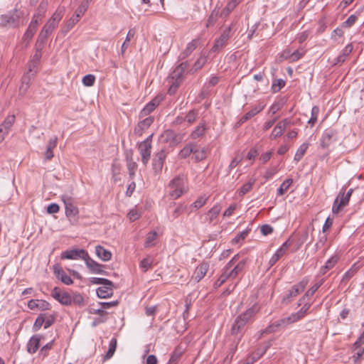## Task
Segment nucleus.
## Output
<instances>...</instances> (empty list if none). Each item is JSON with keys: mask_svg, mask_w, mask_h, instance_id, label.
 Here are the masks:
<instances>
[{"mask_svg": "<svg viewBox=\"0 0 364 364\" xmlns=\"http://www.w3.org/2000/svg\"><path fill=\"white\" fill-rule=\"evenodd\" d=\"M188 67L187 61L183 62L179 64L171 73L170 76L171 86L168 89V93L173 95L176 92V90L182 82L184 76V72Z\"/></svg>", "mask_w": 364, "mask_h": 364, "instance_id": "obj_1", "label": "nucleus"}, {"mask_svg": "<svg viewBox=\"0 0 364 364\" xmlns=\"http://www.w3.org/2000/svg\"><path fill=\"white\" fill-rule=\"evenodd\" d=\"M186 178L184 175H178L173 178L168 184L171 189L169 195L172 199H177L187 191Z\"/></svg>", "mask_w": 364, "mask_h": 364, "instance_id": "obj_2", "label": "nucleus"}, {"mask_svg": "<svg viewBox=\"0 0 364 364\" xmlns=\"http://www.w3.org/2000/svg\"><path fill=\"white\" fill-rule=\"evenodd\" d=\"M61 200L65 205V213L68 219L72 223H75L78 220L79 209L77 207L75 200L68 196L63 195Z\"/></svg>", "mask_w": 364, "mask_h": 364, "instance_id": "obj_3", "label": "nucleus"}, {"mask_svg": "<svg viewBox=\"0 0 364 364\" xmlns=\"http://www.w3.org/2000/svg\"><path fill=\"white\" fill-rule=\"evenodd\" d=\"M23 15V12L14 9L6 14L0 16V26L3 27L16 28L19 26V20Z\"/></svg>", "mask_w": 364, "mask_h": 364, "instance_id": "obj_4", "label": "nucleus"}, {"mask_svg": "<svg viewBox=\"0 0 364 364\" xmlns=\"http://www.w3.org/2000/svg\"><path fill=\"white\" fill-rule=\"evenodd\" d=\"M309 283V280L306 278H304L299 283L293 285L290 289L288 290L287 293L285 296H283L282 299V302L284 304H287L291 301L292 298L297 296L299 294H301L305 288L306 287Z\"/></svg>", "mask_w": 364, "mask_h": 364, "instance_id": "obj_5", "label": "nucleus"}, {"mask_svg": "<svg viewBox=\"0 0 364 364\" xmlns=\"http://www.w3.org/2000/svg\"><path fill=\"white\" fill-rule=\"evenodd\" d=\"M184 134L178 133L172 129L165 130L161 134V139L171 146H176L182 142Z\"/></svg>", "mask_w": 364, "mask_h": 364, "instance_id": "obj_6", "label": "nucleus"}, {"mask_svg": "<svg viewBox=\"0 0 364 364\" xmlns=\"http://www.w3.org/2000/svg\"><path fill=\"white\" fill-rule=\"evenodd\" d=\"M151 134L144 141H141L138 146L139 153L141 156V161L144 165H146L151 157Z\"/></svg>", "mask_w": 364, "mask_h": 364, "instance_id": "obj_7", "label": "nucleus"}, {"mask_svg": "<svg viewBox=\"0 0 364 364\" xmlns=\"http://www.w3.org/2000/svg\"><path fill=\"white\" fill-rule=\"evenodd\" d=\"M296 323L291 314L287 317L280 318L268 326L265 329L261 331V335L264 333H271L275 332L278 328L287 326L289 324Z\"/></svg>", "mask_w": 364, "mask_h": 364, "instance_id": "obj_8", "label": "nucleus"}, {"mask_svg": "<svg viewBox=\"0 0 364 364\" xmlns=\"http://www.w3.org/2000/svg\"><path fill=\"white\" fill-rule=\"evenodd\" d=\"M346 190V188L343 187L339 191L337 198L334 200L332 207V212L334 214L338 213L349 203L350 200L345 194Z\"/></svg>", "mask_w": 364, "mask_h": 364, "instance_id": "obj_9", "label": "nucleus"}, {"mask_svg": "<svg viewBox=\"0 0 364 364\" xmlns=\"http://www.w3.org/2000/svg\"><path fill=\"white\" fill-rule=\"evenodd\" d=\"M166 156L167 153L164 149H161L154 155L152 167L155 174L161 172Z\"/></svg>", "mask_w": 364, "mask_h": 364, "instance_id": "obj_10", "label": "nucleus"}, {"mask_svg": "<svg viewBox=\"0 0 364 364\" xmlns=\"http://www.w3.org/2000/svg\"><path fill=\"white\" fill-rule=\"evenodd\" d=\"M51 296L63 305H71V295L59 287H55L52 290Z\"/></svg>", "mask_w": 364, "mask_h": 364, "instance_id": "obj_11", "label": "nucleus"}, {"mask_svg": "<svg viewBox=\"0 0 364 364\" xmlns=\"http://www.w3.org/2000/svg\"><path fill=\"white\" fill-rule=\"evenodd\" d=\"M209 269V264L207 262H202L195 269L191 281L198 283L204 278Z\"/></svg>", "mask_w": 364, "mask_h": 364, "instance_id": "obj_12", "label": "nucleus"}, {"mask_svg": "<svg viewBox=\"0 0 364 364\" xmlns=\"http://www.w3.org/2000/svg\"><path fill=\"white\" fill-rule=\"evenodd\" d=\"M87 252L82 249L68 250L61 253V259H85Z\"/></svg>", "mask_w": 364, "mask_h": 364, "instance_id": "obj_13", "label": "nucleus"}, {"mask_svg": "<svg viewBox=\"0 0 364 364\" xmlns=\"http://www.w3.org/2000/svg\"><path fill=\"white\" fill-rule=\"evenodd\" d=\"M58 26L49 20L44 25L42 30L41 31L37 41H39V45L46 43L48 37L52 34L53 31Z\"/></svg>", "mask_w": 364, "mask_h": 364, "instance_id": "obj_14", "label": "nucleus"}, {"mask_svg": "<svg viewBox=\"0 0 364 364\" xmlns=\"http://www.w3.org/2000/svg\"><path fill=\"white\" fill-rule=\"evenodd\" d=\"M154 121L153 116L145 117L140 120L134 129V134L140 136L149 129Z\"/></svg>", "mask_w": 364, "mask_h": 364, "instance_id": "obj_15", "label": "nucleus"}, {"mask_svg": "<svg viewBox=\"0 0 364 364\" xmlns=\"http://www.w3.org/2000/svg\"><path fill=\"white\" fill-rule=\"evenodd\" d=\"M337 132L333 129H326L321 139V146L323 149H327L336 140Z\"/></svg>", "mask_w": 364, "mask_h": 364, "instance_id": "obj_16", "label": "nucleus"}, {"mask_svg": "<svg viewBox=\"0 0 364 364\" xmlns=\"http://www.w3.org/2000/svg\"><path fill=\"white\" fill-rule=\"evenodd\" d=\"M162 97L161 96L155 97L151 101L146 105L139 113V118L142 119L145 117H149V114L152 112L161 103Z\"/></svg>", "mask_w": 364, "mask_h": 364, "instance_id": "obj_17", "label": "nucleus"}, {"mask_svg": "<svg viewBox=\"0 0 364 364\" xmlns=\"http://www.w3.org/2000/svg\"><path fill=\"white\" fill-rule=\"evenodd\" d=\"M231 36V27L230 26L228 28H225L220 36L217 38L215 41V43L213 46V50L215 51L221 48H223L229 40Z\"/></svg>", "mask_w": 364, "mask_h": 364, "instance_id": "obj_18", "label": "nucleus"}, {"mask_svg": "<svg viewBox=\"0 0 364 364\" xmlns=\"http://www.w3.org/2000/svg\"><path fill=\"white\" fill-rule=\"evenodd\" d=\"M84 261L85 262L86 266L89 268L92 273L102 274H107V272L102 269L104 265L99 264L98 262L93 260L92 258H90L88 254L86 256L85 259Z\"/></svg>", "mask_w": 364, "mask_h": 364, "instance_id": "obj_19", "label": "nucleus"}, {"mask_svg": "<svg viewBox=\"0 0 364 364\" xmlns=\"http://www.w3.org/2000/svg\"><path fill=\"white\" fill-rule=\"evenodd\" d=\"M28 307L31 310L38 309L41 311H45L50 309L51 305L45 300L31 299L28 302Z\"/></svg>", "mask_w": 364, "mask_h": 364, "instance_id": "obj_20", "label": "nucleus"}, {"mask_svg": "<svg viewBox=\"0 0 364 364\" xmlns=\"http://www.w3.org/2000/svg\"><path fill=\"white\" fill-rule=\"evenodd\" d=\"M38 24V21L32 18V20L23 36V40L24 42L26 43V46H28L31 40L32 39L33 36H34V34L36 31Z\"/></svg>", "mask_w": 364, "mask_h": 364, "instance_id": "obj_21", "label": "nucleus"}, {"mask_svg": "<svg viewBox=\"0 0 364 364\" xmlns=\"http://www.w3.org/2000/svg\"><path fill=\"white\" fill-rule=\"evenodd\" d=\"M125 160L127 162V166L129 177L131 179H133L135 176L136 171L137 170L138 165L133 160V156H132V151L130 153L126 154Z\"/></svg>", "mask_w": 364, "mask_h": 364, "instance_id": "obj_22", "label": "nucleus"}, {"mask_svg": "<svg viewBox=\"0 0 364 364\" xmlns=\"http://www.w3.org/2000/svg\"><path fill=\"white\" fill-rule=\"evenodd\" d=\"M303 304L304 305L299 311H298L296 313L291 314V316H293L295 322L301 321L309 314V309L312 305V303L305 301Z\"/></svg>", "mask_w": 364, "mask_h": 364, "instance_id": "obj_23", "label": "nucleus"}, {"mask_svg": "<svg viewBox=\"0 0 364 364\" xmlns=\"http://www.w3.org/2000/svg\"><path fill=\"white\" fill-rule=\"evenodd\" d=\"M264 108V105H259L255 107L252 108L250 111L247 112L244 116H242L237 122L238 125H241L245 123L246 121L250 119L256 114L262 112Z\"/></svg>", "mask_w": 364, "mask_h": 364, "instance_id": "obj_24", "label": "nucleus"}, {"mask_svg": "<svg viewBox=\"0 0 364 364\" xmlns=\"http://www.w3.org/2000/svg\"><path fill=\"white\" fill-rule=\"evenodd\" d=\"M42 338L41 335L33 336L27 344V350L28 353L33 354L39 348L40 341Z\"/></svg>", "mask_w": 364, "mask_h": 364, "instance_id": "obj_25", "label": "nucleus"}, {"mask_svg": "<svg viewBox=\"0 0 364 364\" xmlns=\"http://www.w3.org/2000/svg\"><path fill=\"white\" fill-rule=\"evenodd\" d=\"M271 346L272 343L270 341H267L261 345L255 352L252 353L251 355V359L253 360V361H256L259 359L270 348Z\"/></svg>", "mask_w": 364, "mask_h": 364, "instance_id": "obj_26", "label": "nucleus"}, {"mask_svg": "<svg viewBox=\"0 0 364 364\" xmlns=\"http://www.w3.org/2000/svg\"><path fill=\"white\" fill-rule=\"evenodd\" d=\"M199 43V41L198 39H194L191 42L187 44L186 49L179 55L178 59L183 60L188 57L192 52L196 50Z\"/></svg>", "mask_w": 364, "mask_h": 364, "instance_id": "obj_27", "label": "nucleus"}, {"mask_svg": "<svg viewBox=\"0 0 364 364\" xmlns=\"http://www.w3.org/2000/svg\"><path fill=\"white\" fill-rule=\"evenodd\" d=\"M54 274L56 277L66 285H70L73 283L71 277L68 275L61 268L55 267Z\"/></svg>", "mask_w": 364, "mask_h": 364, "instance_id": "obj_28", "label": "nucleus"}, {"mask_svg": "<svg viewBox=\"0 0 364 364\" xmlns=\"http://www.w3.org/2000/svg\"><path fill=\"white\" fill-rule=\"evenodd\" d=\"M113 284L112 285H102L97 289V296L102 299L112 296L113 294Z\"/></svg>", "mask_w": 364, "mask_h": 364, "instance_id": "obj_29", "label": "nucleus"}, {"mask_svg": "<svg viewBox=\"0 0 364 364\" xmlns=\"http://www.w3.org/2000/svg\"><path fill=\"white\" fill-rule=\"evenodd\" d=\"M58 144V137L54 136L50 139L47 144L46 151L45 152L46 160L50 161L53 157V150L56 147Z\"/></svg>", "mask_w": 364, "mask_h": 364, "instance_id": "obj_30", "label": "nucleus"}, {"mask_svg": "<svg viewBox=\"0 0 364 364\" xmlns=\"http://www.w3.org/2000/svg\"><path fill=\"white\" fill-rule=\"evenodd\" d=\"M206 129H207L206 123L203 120L191 133L190 136L193 139H196L199 137H201L205 134Z\"/></svg>", "mask_w": 364, "mask_h": 364, "instance_id": "obj_31", "label": "nucleus"}, {"mask_svg": "<svg viewBox=\"0 0 364 364\" xmlns=\"http://www.w3.org/2000/svg\"><path fill=\"white\" fill-rule=\"evenodd\" d=\"M95 253L100 259L105 262L110 260L112 255L110 251L106 250L101 245L96 246Z\"/></svg>", "mask_w": 364, "mask_h": 364, "instance_id": "obj_32", "label": "nucleus"}, {"mask_svg": "<svg viewBox=\"0 0 364 364\" xmlns=\"http://www.w3.org/2000/svg\"><path fill=\"white\" fill-rule=\"evenodd\" d=\"M221 211V206L220 204H215L211 209L206 213V220L208 223H212L219 215Z\"/></svg>", "mask_w": 364, "mask_h": 364, "instance_id": "obj_33", "label": "nucleus"}, {"mask_svg": "<svg viewBox=\"0 0 364 364\" xmlns=\"http://www.w3.org/2000/svg\"><path fill=\"white\" fill-rule=\"evenodd\" d=\"M87 10V9L85 8V6L80 5L75 11V14L70 18L68 26L73 27L76 23H77Z\"/></svg>", "mask_w": 364, "mask_h": 364, "instance_id": "obj_34", "label": "nucleus"}, {"mask_svg": "<svg viewBox=\"0 0 364 364\" xmlns=\"http://www.w3.org/2000/svg\"><path fill=\"white\" fill-rule=\"evenodd\" d=\"M353 48V45L351 43L348 44L342 50L341 54L335 59V65L344 63L346 57L352 52Z\"/></svg>", "mask_w": 364, "mask_h": 364, "instance_id": "obj_35", "label": "nucleus"}, {"mask_svg": "<svg viewBox=\"0 0 364 364\" xmlns=\"http://www.w3.org/2000/svg\"><path fill=\"white\" fill-rule=\"evenodd\" d=\"M257 311V306L254 305L237 317L247 323L250 320V318L255 315Z\"/></svg>", "mask_w": 364, "mask_h": 364, "instance_id": "obj_36", "label": "nucleus"}, {"mask_svg": "<svg viewBox=\"0 0 364 364\" xmlns=\"http://www.w3.org/2000/svg\"><path fill=\"white\" fill-rule=\"evenodd\" d=\"M321 284L316 283L314 286H312L299 300L298 302V306H301L302 303H304L305 301H307L308 299L310 296H312L315 292L320 287Z\"/></svg>", "mask_w": 364, "mask_h": 364, "instance_id": "obj_37", "label": "nucleus"}, {"mask_svg": "<svg viewBox=\"0 0 364 364\" xmlns=\"http://www.w3.org/2000/svg\"><path fill=\"white\" fill-rule=\"evenodd\" d=\"M47 8L48 1L46 0H42L37 9V12L33 15V18L38 21L41 20L44 16L45 13L47 11Z\"/></svg>", "mask_w": 364, "mask_h": 364, "instance_id": "obj_38", "label": "nucleus"}, {"mask_svg": "<svg viewBox=\"0 0 364 364\" xmlns=\"http://www.w3.org/2000/svg\"><path fill=\"white\" fill-rule=\"evenodd\" d=\"M238 257V255H235L230 261L229 262L226 264V266L224 267L223 269V272L222 273V276H225V279H234L232 277V273H231V268L232 267V266L234 265L235 262L237 261V258Z\"/></svg>", "mask_w": 364, "mask_h": 364, "instance_id": "obj_39", "label": "nucleus"}, {"mask_svg": "<svg viewBox=\"0 0 364 364\" xmlns=\"http://www.w3.org/2000/svg\"><path fill=\"white\" fill-rule=\"evenodd\" d=\"M15 122V116L14 115H9L8 116L4 121L2 122V124L0 125V129L4 132L9 134V132L14 124Z\"/></svg>", "mask_w": 364, "mask_h": 364, "instance_id": "obj_40", "label": "nucleus"}, {"mask_svg": "<svg viewBox=\"0 0 364 364\" xmlns=\"http://www.w3.org/2000/svg\"><path fill=\"white\" fill-rule=\"evenodd\" d=\"M353 350L354 352L353 358L354 360V363H357L360 361L362 356L364 355V348L362 346L353 344Z\"/></svg>", "mask_w": 364, "mask_h": 364, "instance_id": "obj_41", "label": "nucleus"}, {"mask_svg": "<svg viewBox=\"0 0 364 364\" xmlns=\"http://www.w3.org/2000/svg\"><path fill=\"white\" fill-rule=\"evenodd\" d=\"M285 128L284 127V126L282 124V123L280 122V121L277 124V125L274 127L270 136H269V138L271 139H275L279 136H281L284 131H285Z\"/></svg>", "mask_w": 364, "mask_h": 364, "instance_id": "obj_42", "label": "nucleus"}, {"mask_svg": "<svg viewBox=\"0 0 364 364\" xmlns=\"http://www.w3.org/2000/svg\"><path fill=\"white\" fill-rule=\"evenodd\" d=\"M245 324L246 323L245 321H242L238 317H237L234 324L232 326L231 333L232 335H237L241 332Z\"/></svg>", "mask_w": 364, "mask_h": 364, "instance_id": "obj_43", "label": "nucleus"}, {"mask_svg": "<svg viewBox=\"0 0 364 364\" xmlns=\"http://www.w3.org/2000/svg\"><path fill=\"white\" fill-rule=\"evenodd\" d=\"M245 324L246 323L245 321H242L238 317H237L234 324L232 326L231 333L232 335H237L241 332Z\"/></svg>", "mask_w": 364, "mask_h": 364, "instance_id": "obj_44", "label": "nucleus"}, {"mask_svg": "<svg viewBox=\"0 0 364 364\" xmlns=\"http://www.w3.org/2000/svg\"><path fill=\"white\" fill-rule=\"evenodd\" d=\"M44 45H45V43H42L41 45V46H40L39 41H36V43L35 45L36 53L33 55V56L32 57V59L31 60V61L39 64V63L41 61V58L42 57L41 50H43Z\"/></svg>", "mask_w": 364, "mask_h": 364, "instance_id": "obj_45", "label": "nucleus"}, {"mask_svg": "<svg viewBox=\"0 0 364 364\" xmlns=\"http://www.w3.org/2000/svg\"><path fill=\"white\" fill-rule=\"evenodd\" d=\"M183 353V349L180 346L176 347L171 355L168 364H176V362L180 359Z\"/></svg>", "mask_w": 364, "mask_h": 364, "instance_id": "obj_46", "label": "nucleus"}, {"mask_svg": "<svg viewBox=\"0 0 364 364\" xmlns=\"http://www.w3.org/2000/svg\"><path fill=\"white\" fill-rule=\"evenodd\" d=\"M309 144L308 143H303L297 149L294 160L296 162H299L301 161L305 153L306 152V150L308 149Z\"/></svg>", "mask_w": 364, "mask_h": 364, "instance_id": "obj_47", "label": "nucleus"}, {"mask_svg": "<svg viewBox=\"0 0 364 364\" xmlns=\"http://www.w3.org/2000/svg\"><path fill=\"white\" fill-rule=\"evenodd\" d=\"M117 339L115 338H112L109 344V349L105 355V360H109L113 356L117 348Z\"/></svg>", "mask_w": 364, "mask_h": 364, "instance_id": "obj_48", "label": "nucleus"}, {"mask_svg": "<svg viewBox=\"0 0 364 364\" xmlns=\"http://www.w3.org/2000/svg\"><path fill=\"white\" fill-rule=\"evenodd\" d=\"M64 8L63 7H58L55 12L53 14V16L49 19L50 21L53 22V23L58 25V23L61 20V18L63 16L64 14Z\"/></svg>", "mask_w": 364, "mask_h": 364, "instance_id": "obj_49", "label": "nucleus"}, {"mask_svg": "<svg viewBox=\"0 0 364 364\" xmlns=\"http://www.w3.org/2000/svg\"><path fill=\"white\" fill-rule=\"evenodd\" d=\"M293 183L292 178H287L281 184L279 188L277 191L278 196H283L289 188L290 186Z\"/></svg>", "mask_w": 364, "mask_h": 364, "instance_id": "obj_50", "label": "nucleus"}, {"mask_svg": "<svg viewBox=\"0 0 364 364\" xmlns=\"http://www.w3.org/2000/svg\"><path fill=\"white\" fill-rule=\"evenodd\" d=\"M196 146L193 144H189L185 146L179 152V157L181 159H186L194 151Z\"/></svg>", "mask_w": 364, "mask_h": 364, "instance_id": "obj_51", "label": "nucleus"}, {"mask_svg": "<svg viewBox=\"0 0 364 364\" xmlns=\"http://www.w3.org/2000/svg\"><path fill=\"white\" fill-rule=\"evenodd\" d=\"M158 234L156 231H151L146 235V240L144 242L145 247H150L154 245L155 241L157 238Z\"/></svg>", "mask_w": 364, "mask_h": 364, "instance_id": "obj_52", "label": "nucleus"}, {"mask_svg": "<svg viewBox=\"0 0 364 364\" xmlns=\"http://www.w3.org/2000/svg\"><path fill=\"white\" fill-rule=\"evenodd\" d=\"M153 265V259L150 256H147L143 259L139 263V267L143 272H146Z\"/></svg>", "mask_w": 364, "mask_h": 364, "instance_id": "obj_53", "label": "nucleus"}, {"mask_svg": "<svg viewBox=\"0 0 364 364\" xmlns=\"http://www.w3.org/2000/svg\"><path fill=\"white\" fill-rule=\"evenodd\" d=\"M360 269V266L358 265L356 263L353 264L350 269H348L345 274L343 277V281H348L350 279H351L358 271Z\"/></svg>", "mask_w": 364, "mask_h": 364, "instance_id": "obj_54", "label": "nucleus"}, {"mask_svg": "<svg viewBox=\"0 0 364 364\" xmlns=\"http://www.w3.org/2000/svg\"><path fill=\"white\" fill-rule=\"evenodd\" d=\"M198 115V112L197 110L191 109L184 117L185 122L188 124H192L196 121Z\"/></svg>", "mask_w": 364, "mask_h": 364, "instance_id": "obj_55", "label": "nucleus"}, {"mask_svg": "<svg viewBox=\"0 0 364 364\" xmlns=\"http://www.w3.org/2000/svg\"><path fill=\"white\" fill-rule=\"evenodd\" d=\"M255 183V179H254V178L250 179V181L247 183H245L241 187V188H240V190L239 191V195L240 196H243L247 193L250 192L252 190Z\"/></svg>", "mask_w": 364, "mask_h": 364, "instance_id": "obj_56", "label": "nucleus"}, {"mask_svg": "<svg viewBox=\"0 0 364 364\" xmlns=\"http://www.w3.org/2000/svg\"><path fill=\"white\" fill-rule=\"evenodd\" d=\"M320 109L318 106H314L311 109V118L308 121V123L313 127L318 120Z\"/></svg>", "mask_w": 364, "mask_h": 364, "instance_id": "obj_57", "label": "nucleus"}, {"mask_svg": "<svg viewBox=\"0 0 364 364\" xmlns=\"http://www.w3.org/2000/svg\"><path fill=\"white\" fill-rule=\"evenodd\" d=\"M246 261L245 259L239 262L237 265L231 269L232 277L235 279L238 274L242 272L245 265Z\"/></svg>", "mask_w": 364, "mask_h": 364, "instance_id": "obj_58", "label": "nucleus"}, {"mask_svg": "<svg viewBox=\"0 0 364 364\" xmlns=\"http://www.w3.org/2000/svg\"><path fill=\"white\" fill-rule=\"evenodd\" d=\"M251 229L247 228L245 230L239 232L231 241L232 244H237L242 240H244L248 234L250 233Z\"/></svg>", "mask_w": 364, "mask_h": 364, "instance_id": "obj_59", "label": "nucleus"}, {"mask_svg": "<svg viewBox=\"0 0 364 364\" xmlns=\"http://www.w3.org/2000/svg\"><path fill=\"white\" fill-rule=\"evenodd\" d=\"M338 262V257L336 256L331 257L326 262L325 266L322 268L323 274H325L327 270L332 269Z\"/></svg>", "mask_w": 364, "mask_h": 364, "instance_id": "obj_60", "label": "nucleus"}, {"mask_svg": "<svg viewBox=\"0 0 364 364\" xmlns=\"http://www.w3.org/2000/svg\"><path fill=\"white\" fill-rule=\"evenodd\" d=\"M193 154V157L196 161H200L206 158V151L205 149H196L194 148Z\"/></svg>", "mask_w": 364, "mask_h": 364, "instance_id": "obj_61", "label": "nucleus"}, {"mask_svg": "<svg viewBox=\"0 0 364 364\" xmlns=\"http://www.w3.org/2000/svg\"><path fill=\"white\" fill-rule=\"evenodd\" d=\"M46 320V314H41L33 324V329L35 331H38L41 326L44 324V321Z\"/></svg>", "mask_w": 364, "mask_h": 364, "instance_id": "obj_62", "label": "nucleus"}, {"mask_svg": "<svg viewBox=\"0 0 364 364\" xmlns=\"http://www.w3.org/2000/svg\"><path fill=\"white\" fill-rule=\"evenodd\" d=\"M285 81L282 79L275 80L272 85V90L274 93L278 92L282 88L285 86Z\"/></svg>", "mask_w": 364, "mask_h": 364, "instance_id": "obj_63", "label": "nucleus"}, {"mask_svg": "<svg viewBox=\"0 0 364 364\" xmlns=\"http://www.w3.org/2000/svg\"><path fill=\"white\" fill-rule=\"evenodd\" d=\"M208 198L205 196L199 197L194 203L191 205V208L199 209L202 208L207 202Z\"/></svg>", "mask_w": 364, "mask_h": 364, "instance_id": "obj_64", "label": "nucleus"}]
</instances>
